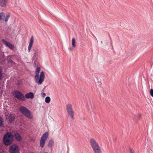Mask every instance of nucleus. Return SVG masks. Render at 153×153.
Listing matches in <instances>:
<instances>
[{
	"instance_id": "0eeeda50",
	"label": "nucleus",
	"mask_w": 153,
	"mask_h": 153,
	"mask_svg": "<svg viewBox=\"0 0 153 153\" xmlns=\"http://www.w3.org/2000/svg\"><path fill=\"white\" fill-rule=\"evenodd\" d=\"M9 152L10 153H19V150L18 146L16 144H13L10 146L9 148Z\"/></svg>"
},
{
	"instance_id": "6ab92c4d",
	"label": "nucleus",
	"mask_w": 153,
	"mask_h": 153,
	"mask_svg": "<svg viewBox=\"0 0 153 153\" xmlns=\"http://www.w3.org/2000/svg\"><path fill=\"white\" fill-rule=\"evenodd\" d=\"M10 17V14L9 13H8L7 15L5 17V22H7L9 19V18Z\"/></svg>"
},
{
	"instance_id": "aec40b11",
	"label": "nucleus",
	"mask_w": 153,
	"mask_h": 153,
	"mask_svg": "<svg viewBox=\"0 0 153 153\" xmlns=\"http://www.w3.org/2000/svg\"><path fill=\"white\" fill-rule=\"evenodd\" d=\"M7 61L9 63L12 64L14 63L13 61L10 58L8 59H7Z\"/></svg>"
},
{
	"instance_id": "423d86ee",
	"label": "nucleus",
	"mask_w": 153,
	"mask_h": 153,
	"mask_svg": "<svg viewBox=\"0 0 153 153\" xmlns=\"http://www.w3.org/2000/svg\"><path fill=\"white\" fill-rule=\"evenodd\" d=\"M48 135V132H45L42 136L40 141V145L41 147L43 148L44 146Z\"/></svg>"
},
{
	"instance_id": "9d476101",
	"label": "nucleus",
	"mask_w": 153,
	"mask_h": 153,
	"mask_svg": "<svg viewBox=\"0 0 153 153\" xmlns=\"http://www.w3.org/2000/svg\"><path fill=\"white\" fill-rule=\"evenodd\" d=\"M2 42L6 45L11 50H13L14 48V46L10 43V42H7L5 40L3 39L2 40Z\"/></svg>"
},
{
	"instance_id": "393cba45",
	"label": "nucleus",
	"mask_w": 153,
	"mask_h": 153,
	"mask_svg": "<svg viewBox=\"0 0 153 153\" xmlns=\"http://www.w3.org/2000/svg\"><path fill=\"white\" fill-rule=\"evenodd\" d=\"M109 37L110 38V39L111 40V42H110V44H111V45L113 47V46H112V40H111V37L110 36H109Z\"/></svg>"
},
{
	"instance_id": "20e7f679",
	"label": "nucleus",
	"mask_w": 153,
	"mask_h": 153,
	"mask_svg": "<svg viewBox=\"0 0 153 153\" xmlns=\"http://www.w3.org/2000/svg\"><path fill=\"white\" fill-rule=\"evenodd\" d=\"M19 111L26 117L29 118H31L30 112L26 107L24 106L21 107L19 109Z\"/></svg>"
},
{
	"instance_id": "b1692460",
	"label": "nucleus",
	"mask_w": 153,
	"mask_h": 153,
	"mask_svg": "<svg viewBox=\"0 0 153 153\" xmlns=\"http://www.w3.org/2000/svg\"><path fill=\"white\" fill-rule=\"evenodd\" d=\"M41 95L43 97H44L46 95V94L45 93L42 92L41 93Z\"/></svg>"
},
{
	"instance_id": "a211bd4d",
	"label": "nucleus",
	"mask_w": 153,
	"mask_h": 153,
	"mask_svg": "<svg viewBox=\"0 0 153 153\" xmlns=\"http://www.w3.org/2000/svg\"><path fill=\"white\" fill-rule=\"evenodd\" d=\"M5 15L4 13L1 12L0 13V20L1 19H3L2 17H5Z\"/></svg>"
},
{
	"instance_id": "4468645a",
	"label": "nucleus",
	"mask_w": 153,
	"mask_h": 153,
	"mask_svg": "<svg viewBox=\"0 0 153 153\" xmlns=\"http://www.w3.org/2000/svg\"><path fill=\"white\" fill-rule=\"evenodd\" d=\"M54 143L53 140L51 139L49 142L48 144V146L50 147H51L53 146Z\"/></svg>"
},
{
	"instance_id": "f03ea898",
	"label": "nucleus",
	"mask_w": 153,
	"mask_h": 153,
	"mask_svg": "<svg viewBox=\"0 0 153 153\" xmlns=\"http://www.w3.org/2000/svg\"><path fill=\"white\" fill-rule=\"evenodd\" d=\"M40 70V68L39 67H37L35 71L36 75L34 78L36 80V82L39 84H41L43 82L45 78V74L43 71H42L40 74L39 78V72Z\"/></svg>"
},
{
	"instance_id": "2f4dec72",
	"label": "nucleus",
	"mask_w": 153,
	"mask_h": 153,
	"mask_svg": "<svg viewBox=\"0 0 153 153\" xmlns=\"http://www.w3.org/2000/svg\"><path fill=\"white\" fill-rule=\"evenodd\" d=\"M134 153V152H133V153Z\"/></svg>"
},
{
	"instance_id": "f3484780",
	"label": "nucleus",
	"mask_w": 153,
	"mask_h": 153,
	"mask_svg": "<svg viewBox=\"0 0 153 153\" xmlns=\"http://www.w3.org/2000/svg\"><path fill=\"white\" fill-rule=\"evenodd\" d=\"M51 101V98L49 97H47L45 98V102L47 103H49Z\"/></svg>"
},
{
	"instance_id": "2eb2a0df",
	"label": "nucleus",
	"mask_w": 153,
	"mask_h": 153,
	"mask_svg": "<svg viewBox=\"0 0 153 153\" xmlns=\"http://www.w3.org/2000/svg\"><path fill=\"white\" fill-rule=\"evenodd\" d=\"M4 124L2 118L0 117V127H4Z\"/></svg>"
},
{
	"instance_id": "cd10ccee",
	"label": "nucleus",
	"mask_w": 153,
	"mask_h": 153,
	"mask_svg": "<svg viewBox=\"0 0 153 153\" xmlns=\"http://www.w3.org/2000/svg\"><path fill=\"white\" fill-rule=\"evenodd\" d=\"M95 107L94 106L93 107H92V109L93 110H94L95 109Z\"/></svg>"
},
{
	"instance_id": "f257e3e1",
	"label": "nucleus",
	"mask_w": 153,
	"mask_h": 153,
	"mask_svg": "<svg viewBox=\"0 0 153 153\" xmlns=\"http://www.w3.org/2000/svg\"><path fill=\"white\" fill-rule=\"evenodd\" d=\"M14 135L10 132H7L5 134L3 139V143L6 146L11 145L13 143V137L18 141H20L22 137L17 131L14 132Z\"/></svg>"
},
{
	"instance_id": "bb28decb",
	"label": "nucleus",
	"mask_w": 153,
	"mask_h": 153,
	"mask_svg": "<svg viewBox=\"0 0 153 153\" xmlns=\"http://www.w3.org/2000/svg\"><path fill=\"white\" fill-rule=\"evenodd\" d=\"M69 50H74V48L72 47H70L69 48Z\"/></svg>"
},
{
	"instance_id": "dca6fc26",
	"label": "nucleus",
	"mask_w": 153,
	"mask_h": 153,
	"mask_svg": "<svg viewBox=\"0 0 153 153\" xmlns=\"http://www.w3.org/2000/svg\"><path fill=\"white\" fill-rule=\"evenodd\" d=\"M72 45L73 47H75L76 46V41L74 38H73L72 40Z\"/></svg>"
},
{
	"instance_id": "a878e982",
	"label": "nucleus",
	"mask_w": 153,
	"mask_h": 153,
	"mask_svg": "<svg viewBox=\"0 0 153 153\" xmlns=\"http://www.w3.org/2000/svg\"><path fill=\"white\" fill-rule=\"evenodd\" d=\"M130 153H133V152H134V151H133V149H130Z\"/></svg>"
},
{
	"instance_id": "5701e85b",
	"label": "nucleus",
	"mask_w": 153,
	"mask_h": 153,
	"mask_svg": "<svg viewBox=\"0 0 153 153\" xmlns=\"http://www.w3.org/2000/svg\"><path fill=\"white\" fill-rule=\"evenodd\" d=\"M141 117V115L140 114L138 115L137 117V119L139 120Z\"/></svg>"
},
{
	"instance_id": "f8f14e48",
	"label": "nucleus",
	"mask_w": 153,
	"mask_h": 153,
	"mask_svg": "<svg viewBox=\"0 0 153 153\" xmlns=\"http://www.w3.org/2000/svg\"><path fill=\"white\" fill-rule=\"evenodd\" d=\"M33 42V38L32 36L30 39V41L28 47V52L30 51Z\"/></svg>"
},
{
	"instance_id": "4be33fe9",
	"label": "nucleus",
	"mask_w": 153,
	"mask_h": 153,
	"mask_svg": "<svg viewBox=\"0 0 153 153\" xmlns=\"http://www.w3.org/2000/svg\"><path fill=\"white\" fill-rule=\"evenodd\" d=\"M3 74L2 72V71L1 69H0V80L1 79L2 77Z\"/></svg>"
},
{
	"instance_id": "1a4fd4ad",
	"label": "nucleus",
	"mask_w": 153,
	"mask_h": 153,
	"mask_svg": "<svg viewBox=\"0 0 153 153\" xmlns=\"http://www.w3.org/2000/svg\"><path fill=\"white\" fill-rule=\"evenodd\" d=\"M6 118L7 120L8 121V123H11L15 120V117L14 114H10L7 115Z\"/></svg>"
},
{
	"instance_id": "6e6552de",
	"label": "nucleus",
	"mask_w": 153,
	"mask_h": 153,
	"mask_svg": "<svg viewBox=\"0 0 153 153\" xmlns=\"http://www.w3.org/2000/svg\"><path fill=\"white\" fill-rule=\"evenodd\" d=\"M66 109L67 112L71 119H74V111L72 108V105L71 104H68L66 106Z\"/></svg>"
},
{
	"instance_id": "9b49d317",
	"label": "nucleus",
	"mask_w": 153,
	"mask_h": 153,
	"mask_svg": "<svg viewBox=\"0 0 153 153\" xmlns=\"http://www.w3.org/2000/svg\"><path fill=\"white\" fill-rule=\"evenodd\" d=\"M34 94L32 92H30L28 93H27L25 95V98L27 99H33L34 97Z\"/></svg>"
},
{
	"instance_id": "c756f323",
	"label": "nucleus",
	"mask_w": 153,
	"mask_h": 153,
	"mask_svg": "<svg viewBox=\"0 0 153 153\" xmlns=\"http://www.w3.org/2000/svg\"><path fill=\"white\" fill-rule=\"evenodd\" d=\"M36 53H37V52H36V51H35V54Z\"/></svg>"
},
{
	"instance_id": "39448f33",
	"label": "nucleus",
	"mask_w": 153,
	"mask_h": 153,
	"mask_svg": "<svg viewBox=\"0 0 153 153\" xmlns=\"http://www.w3.org/2000/svg\"><path fill=\"white\" fill-rule=\"evenodd\" d=\"M13 94L14 97L19 100L25 101L26 100L24 95L19 91L16 90Z\"/></svg>"
},
{
	"instance_id": "ddd939ff",
	"label": "nucleus",
	"mask_w": 153,
	"mask_h": 153,
	"mask_svg": "<svg viewBox=\"0 0 153 153\" xmlns=\"http://www.w3.org/2000/svg\"><path fill=\"white\" fill-rule=\"evenodd\" d=\"M8 0H0V5L2 7H5Z\"/></svg>"
},
{
	"instance_id": "c85d7f7f",
	"label": "nucleus",
	"mask_w": 153,
	"mask_h": 153,
	"mask_svg": "<svg viewBox=\"0 0 153 153\" xmlns=\"http://www.w3.org/2000/svg\"><path fill=\"white\" fill-rule=\"evenodd\" d=\"M92 36H93L94 37L96 38L95 36L94 35V34H92Z\"/></svg>"
},
{
	"instance_id": "7c9ffc66",
	"label": "nucleus",
	"mask_w": 153,
	"mask_h": 153,
	"mask_svg": "<svg viewBox=\"0 0 153 153\" xmlns=\"http://www.w3.org/2000/svg\"><path fill=\"white\" fill-rule=\"evenodd\" d=\"M34 65H36V64L35 62H34Z\"/></svg>"
},
{
	"instance_id": "412c9836",
	"label": "nucleus",
	"mask_w": 153,
	"mask_h": 153,
	"mask_svg": "<svg viewBox=\"0 0 153 153\" xmlns=\"http://www.w3.org/2000/svg\"><path fill=\"white\" fill-rule=\"evenodd\" d=\"M150 94L151 96L153 97V89H151L150 91Z\"/></svg>"
},
{
	"instance_id": "7ed1b4c3",
	"label": "nucleus",
	"mask_w": 153,
	"mask_h": 153,
	"mask_svg": "<svg viewBox=\"0 0 153 153\" xmlns=\"http://www.w3.org/2000/svg\"><path fill=\"white\" fill-rule=\"evenodd\" d=\"M90 143L95 153H101V149L96 140L93 138L90 140Z\"/></svg>"
}]
</instances>
